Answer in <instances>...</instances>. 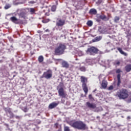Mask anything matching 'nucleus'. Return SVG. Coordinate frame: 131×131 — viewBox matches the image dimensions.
I'll list each match as a JSON object with an SVG mask.
<instances>
[{"mask_svg": "<svg viewBox=\"0 0 131 131\" xmlns=\"http://www.w3.org/2000/svg\"><path fill=\"white\" fill-rule=\"evenodd\" d=\"M69 124L71 126H72L74 128H77V129L84 130V129L88 128L86 125L81 121H77L74 123L71 122L69 123Z\"/></svg>", "mask_w": 131, "mask_h": 131, "instance_id": "obj_1", "label": "nucleus"}, {"mask_svg": "<svg viewBox=\"0 0 131 131\" xmlns=\"http://www.w3.org/2000/svg\"><path fill=\"white\" fill-rule=\"evenodd\" d=\"M127 90L126 89H121L120 92H117V95L120 99H126L128 97Z\"/></svg>", "mask_w": 131, "mask_h": 131, "instance_id": "obj_2", "label": "nucleus"}, {"mask_svg": "<svg viewBox=\"0 0 131 131\" xmlns=\"http://www.w3.org/2000/svg\"><path fill=\"white\" fill-rule=\"evenodd\" d=\"M66 49L65 45L60 44L59 46L55 49V53L56 55H62Z\"/></svg>", "mask_w": 131, "mask_h": 131, "instance_id": "obj_3", "label": "nucleus"}, {"mask_svg": "<svg viewBox=\"0 0 131 131\" xmlns=\"http://www.w3.org/2000/svg\"><path fill=\"white\" fill-rule=\"evenodd\" d=\"M42 76L46 79H50L53 76V72L51 70H48L43 73Z\"/></svg>", "mask_w": 131, "mask_h": 131, "instance_id": "obj_4", "label": "nucleus"}, {"mask_svg": "<svg viewBox=\"0 0 131 131\" xmlns=\"http://www.w3.org/2000/svg\"><path fill=\"white\" fill-rule=\"evenodd\" d=\"M86 53L88 55H95V54L98 53V49L92 47L88 49Z\"/></svg>", "mask_w": 131, "mask_h": 131, "instance_id": "obj_5", "label": "nucleus"}, {"mask_svg": "<svg viewBox=\"0 0 131 131\" xmlns=\"http://www.w3.org/2000/svg\"><path fill=\"white\" fill-rule=\"evenodd\" d=\"M58 94L59 96L62 97V98H66V96H67V94H66V93L64 91V89H63V88H61L58 90Z\"/></svg>", "mask_w": 131, "mask_h": 131, "instance_id": "obj_6", "label": "nucleus"}, {"mask_svg": "<svg viewBox=\"0 0 131 131\" xmlns=\"http://www.w3.org/2000/svg\"><path fill=\"white\" fill-rule=\"evenodd\" d=\"M58 105H59V102H52L49 105V109H53V108L57 107Z\"/></svg>", "mask_w": 131, "mask_h": 131, "instance_id": "obj_7", "label": "nucleus"}, {"mask_svg": "<svg viewBox=\"0 0 131 131\" xmlns=\"http://www.w3.org/2000/svg\"><path fill=\"white\" fill-rule=\"evenodd\" d=\"M86 106H88L89 108H92V109H95V108H96V104L91 103L90 102H86Z\"/></svg>", "mask_w": 131, "mask_h": 131, "instance_id": "obj_8", "label": "nucleus"}, {"mask_svg": "<svg viewBox=\"0 0 131 131\" xmlns=\"http://www.w3.org/2000/svg\"><path fill=\"white\" fill-rule=\"evenodd\" d=\"M64 24H65V21L62 20L61 19L59 20L56 23V25L57 26H63Z\"/></svg>", "mask_w": 131, "mask_h": 131, "instance_id": "obj_9", "label": "nucleus"}, {"mask_svg": "<svg viewBox=\"0 0 131 131\" xmlns=\"http://www.w3.org/2000/svg\"><path fill=\"white\" fill-rule=\"evenodd\" d=\"M10 20L15 23L16 24H18L19 23V20L16 18V17L13 16L10 18Z\"/></svg>", "mask_w": 131, "mask_h": 131, "instance_id": "obj_10", "label": "nucleus"}, {"mask_svg": "<svg viewBox=\"0 0 131 131\" xmlns=\"http://www.w3.org/2000/svg\"><path fill=\"white\" fill-rule=\"evenodd\" d=\"M81 81L82 82V84H86L88 81V78H85L84 76L81 77Z\"/></svg>", "mask_w": 131, "mask_h": 131, "instance_id": "obj_11", "label": "nucleus"}, {"mask_svg": "<svg viewBox=\"0 0 131 131\" xmlns=\"http://www.w3.org/2000/svg\"><path fill=\"white\" fill-rule=\"evenodd\" d=\"M82 88L85 94H88V92H89V89H88L86 84H82Z\"/></svg>", "mask_w": 131, "mask_h": 131, "instance_id": "obj_12", "label": "nucleus"}, {"mask_svg": "<svg viewBox=\"0 0 131 131\" xmlns=\"http://www.w3.org/2000/svg\"><path fill=\"white\" fill-rule=\"evenodd\" d=\"M117 50L118 51H119V52H120L121 55H123L124 56H127V54L123 52V51H122V49L121 48H117Z\"/></svg>", "mask_w": 131, "mask_h": 131, "instance_id": "obj_13", "label": "nucleus"}, {"mask_svg": "<svg viewBox=\"0 0 131 131\" xmlns=\"http://www.w3.org/2000/svg\"><path fill=\"white\" fill-rule=\"evenodd\" d=\"M86 63L88 65H92V64H93V59L87 58L86 59Z\"/></svg>", "mask_w": 131, "mask_h": 131, "instance_id": "obj_14", "label": "nucleus"}, {"mask_svg": "<svg viewBox=\"0 0 131 131\" xmlns=\"http://www.w3.org/2000/svg\"><path fill=\"white\" fill-rule=\"evenodd\" d=\"M102 39V36H99L98 37H96L94 39H93V42H96V41H99Z\"/></svg>", "mask_w": 131, "mask_h": 131, "instance_id": "obj_15", "label": "nucleus"}, {"mask_svg": "<svg viewBox=\"0 0 131 131\" xmlns=\"http://www.w3.org/2000/svg\"><path fill=\"white\" fill-rule=\"evenodd\" d=\"M101 85L103 89H106L107 88V81L105 80L102 81Z\"/></svg>", "mask_w": 131, "mask_h": 131, "instance_id": "obj_16", "label": "nucleus"}, {"mask_svg": "<svg viewBox=\"0 0 131 131\" xmlns=\"http://www.w3.org/2000/svg\"><path fill=\"white\" fill-rule=\"evenodd\" d=\"M125 70L127 72L131 71V64H128L125 67Z\"/></svg>", "mask_w": 131, "mask_h": 131, "instance_id": "obj_17", "label": "nucleus"}, {"mask_svg": "<svg viewBox=\"0 0 131 131\" xmlns=\"http://www.w3.org/2000/svg\"><path fill=\"white\" fill-rule=\"evenodd\" d=\"M90 13L93 15H96V14H97V10L95 9H91L90 10Z\"/></svg>", "mask_w": 131, "mask_h": 131, "instance_id": "obj_18", "label": "nucleus"}, {"mask_svg": "<svg viewBox=\"0 0 131 131\" xmlns=\"http://www.w3.org/2000/svg\"><path fill=\"white\" fill-rule=\"evenodd\" d=\"M117 79H118L117 85L118 86H119V85H120V83H121V81H120V74H119L117 75Z\"/></svg>", "mask_w": 131, "mask_h": 131, "instance_id": "obj_19", "label": "nucleus"}, {"mask_svg": "<svg viewBox=\"0 0 131 131\" xmlns=\"http://www.w3.org/2000/svg\"><path fill=\"white\" fill-rule=\"evenodd\" d=\"M100 19H102L104 21H107V20H108L106 16L104 14H102L101 15H100Z\"/></svg>", "mask_w": 131, "mask_h": 131, "instance_id": "obj_20", "label": "nucleus"}, {"mask_svg": "<svg viewBox=\"0 0 131 131\" xmlns=\"http://www.w3.org/2000/svg\"><path fill=\"white\" fill-rule=\"evenodd\" d=\"M62 65L63 67H65L66 68H68V67H69V64H68V63H67L66 61L62 62Z\"/></svg>", "mask_w": 131, "mask_h": 131, "instance_id": "obj_21", "label": "nucleus"}, {"mask_svg": "<svg viewBox=\"0 0 131 131\" xmlns=\"http://www.w3.org/2000/svg\"><path fill=\"white\" fill-rule=\"evenodd\" d=\"M29 11L31 14H34L35 13V9L34 8H30Z\"/></svg>", "mask_w": 131, "mask_h": 131, "instance_id": "obj_22", "label": "nucleus"}, {"mask_svg": "<svg viewBox=\"0 0 131 131\" xmlns=\"http://www.w3.org/2000/svg\"><path fill=\"white\" fill-rule=\"evenodd\" d=\"M38 61L40 62H42V61H43V57H42V56H40L38 58Z\"/></svg>", "mask_w": 131, "mask_h": 131, "instance_id": "obj_23", "label": "nucleus"}, {"mask_svg": "<svg viewBox=\"0 0 131 131\" xmlns=\"http://www.w3.org/2000/svg\"><path fill=\"white\" fill-rule=\"evenodd\" d=\"M56 9H57V7L54 5L52 7L51 10L52 11V12H55L56 11Z\"/></svg>", "mask_w": 131, "mask_h": 131, "instance_id": "obj_24", "label": "nucleus"}, {"mask_svg": "<svg viewBox=\"0 0 131 131\" xmlns=\"http://www.w3.org/2000/svg\"><path fill=\"white\" fill-rule=\"evenodd\" d=\"M87 25H88V26H92L93 25V21L91 20L88 21L87 22Z\"/></svg>", "mask_w": 131, "mask_h": 131, "instance_id": "obj_25", "label": "nucleus"}, {"mask_svg": "<svg viewBox=\"0 0 131 131\" xmlns=\"http://www.w3.org/2000/svg\"><path fill=\"white\" fill-rule=\"evenodd\" d=\"M102 111V107H97L95 110V111L96 112H99V111Z\"/></svg>", "mask_w": 131, "mask_h": 131, "instance_id": "obj_26", "label": "nucleus"}, {"mask_svg": "<svg viewBox=\"0 0 131 131\" xmlns=\"http://www.w3.org/2000/svg\"><path fill=\"white\" fill-rule=\"evenodd\" d=\"M118 21H119V17L116 16L115 17L114 21L115 22V23H117Z\"/></svg>", "mask_w": 131, "mask_h": 131, "instance_id": "obj_27", "label": "nucleus"}, {"mask_svg": "<svg viewBox=\"0 0 131 131\" xmlns=\"http://www.w3.org/2000/svg\"><path fill=\"white\" fill-rule=\"evenodd\" d=\"M64 131H70V129L69 128V127H68V126H64Z\"/></svg>", "mask_w": 131, "mask_h": 131, "instance_id": "obj_28", "label": "nucleus"}, {"mask_svg": "<svg viewBox=\"0 0 131 131\" xmlns=\"http://www.w3.org/2000/svg\"><path fill=\"white\" fill-rule=\"evenodd\" d=\"M50 21V19H44L42 20V23H48V22Z\"/></svg>", "mask_w": 131, "mask_h": 131, "instance_id": "obj_29", "label": "nucleus"}, {"mask_svg": "<svg viewBox=\"0 0 131 131\" xmlns=\"http://www.w3.org/2000/svg\"><path fill=\"white\" fill-rule=\"evenodd\" d=\"M80 70L81 71H83V72H84V71H85V70H86V69L84 68V67H81V68H80Z\"/></svg>", "mask_w": 131, "mask_h": 131, "instance_id": "obj_30", "label": "nucleus"}, {"mask_svg": "<svg viewBox=\"0 0 131 131\" xmlns=\"http://www.w3.org/2000/svg\"><path fill=\"white\" fill-rule=\"evenodd\" d=\"M9 8H11V5H7L5 7V9H6V10H8V9H9Z\"/></svg>", "mask_w": 131, "mask_h": 131, "instance_id": "obj_31", "label": "nucleus"}, {"mask_svg": "<svg viewBox=\"0 0 131 131\" xmlns=\"http://www.w3.org/2000/svg\"><path fill=\"white\" fill-rule=\"evenodd\" d=\"M108 91H111L112 90H113V86L111 85L108 88Z\"/></svg>", "mask_w": 131, "mask_h": 131, "instance_id": "obj_32", "label": "nucleus"}, {"mask_svg": "<svg viewBox=\"0 0 131 131\" xmlns=\"http://www.w3.org/2000/svg\"><path fill=\"white\" fill-rule=\"evenodd\" d=\"M115 63L116 64V65H119V64H120V62L119 61H116L115 62Z\"/></svg>", "mask_w": 131, "mask_h": 131, "instance_id": "obj_33", "label": "nucleus"}, {"mask_svg": "<svg viewBox=\"0 0 131 131\" xmlns=\"http://www.w3.org/2000/svg\"><path fill=\"white\" fill-rule=\"evenodd\" d=\"M120 72H121L120 69H118L116 71L117 73H120Z\"/></svg>", "mask_w": 131, "mask_h": 131, "instance_id": "obj_34", "label": "nucleus"}, {"mask_svg": "<svg viewBox=\"0 0 131 131\" xmlns=\"http://www.w3.org/2000/svg\"><path fill=\"white\" fill-rule=\"evenodd\" d=\"M25 112H27V109L26 108V110L24 111Z\"/></svg>", "mask_w": 131, "mask_h": 131, "instance_id": "obj_35", "label": "nucleus"}, {"mask_svg": "<svg viewBox=\"0 0 131 131\" xmlns=\"http://www.w3.org/2000/svg\"><path fill=\"white\" fill-rule=\"evenodd\" d=\"M127 118H128V119H130V117H128Z\"/></svg>", "mask_w": 131, "mask_h": 131, "instance_id": "obj_36", "label": "nucleus"}, {"mask_svg": "<svg viewBox=\"0 0 131 131\" xmlns=\"http://www.w3.org/2000/svg\"><path fill=\"white\" fill-rule=\"evenodd\" d=\"M58 131H62V129H58Z\"/></svg>", "mask_w": 131, "mask_h": 131, "instance_id": "obj_37", "label": "nucleus"}, {"mask_svg": "<svg viewBox=\"0 0 131 131\" xmlns=\"http://www.w3.org/2000/svg\"><path fill=\"white\" fill-rule=\"evenodd\" d=\"M91 96H92V95H89V98H90V97H91Z\"/></svg>", "mask_w": 131, "mask_h": 131, "instance_id": "obj_38", "label": "nucleus"}, {"mask_svg": "<svg viewBox=\"0 0 131 131\" xmlns=\"http://www.w3.org/2000/svg\"><path fill=\"white\" fill-rule=\"evenodd\" d=\"M91 96H92V95H89V98H90V97H91Z\"/></svg>", "mask_w": 131, "mask_h": 131, "instance_id": "obj_39", "label": "nucleus"}, {"mask_svg": "<svg viewBox=\"0 0 131 131\" xmlns=\"http://www.w3.org/2000/svg\"><path fill=\"white\" fill-rule=\"evenodd\" d=\"M49 31V30H46V32H47V31Z\"/></svg>", "mask_w": 131, "mask_h": 131, "instance_id": "obj_40", "label": "nucleus"}, {"mask_svg": "<svg viewBox=\"0 0 131 131\" xmlns=\"http://www.w3.org/2000/svg\"><path fill=\"white\" fill-rule=\"evenodd\" d=\"M31 4H33V2H31Z\"/></svg>", "mask_w": 131, "mask_h": 131, "instance_id": "obj_41", "label": "nucleus"}, {"mask_svg": "<svg viewBox=\"0 0 131 131\" xmlns=\"http://www.w3.org/2000/svg\"><path fill=\"white\" fill-rule=\"evenodd\" d=\"M129 2H131V0H128Z\"/></svg>", "mask_w": 131, "mask_h": 131, "instance_id": "obj_42", "label": "nucleus"}, {"mask_svg": "<svg viewBox=\"0 0 131 131\" xmlns=\"http://www.w3.org/2000/svg\"><path fill=\"white\" fill-rule=\"evenodd\" d=\"M94 92H96V90Z\"/></svg>", "mask_w": 131, "mask_h": 131, "instance_id": "obj_43", "label": "nucleus"}]
</instances>
